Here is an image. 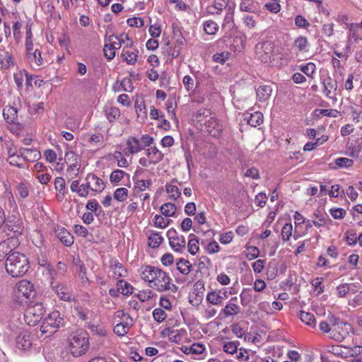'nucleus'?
Segmentation results:
<instances>
[{"mask_svg": "<svg viewBox=\"0 0 362 362\" xmlns=\"http://www.w3.org/2000/svg\"><path fill=\"white\" fill-rule=\"evenodd\" d=\"M141 277L148 282V286L158 292H165L176 286L172 283L170 276L160 269L150 265L141 268Z\"/></svg>", "mask_w": 362, "mask_h": 362, "instance_id": "f257e3e1", "label": "nucleus"}, {"mask_svg": "<svg viewBox=\"0 0 362 362\" xmlns=\"http://www.w3.org/2000/svg\"><path fill=\"white\" fill-rule=\"evenodd\" d=\"M5 267L12 277H20L28 272V260L23 254L14 252L7 257Z\"/></svg>", "mask_w": 362, "mask_h": 362, "instance_id": "f03ea898", "label": "nucleus"}, {"mask_svg": "<svg viewBox=\"0 0 362 362\" xmlns=\"http://www.w3.org/2000/svg\"><path fill=\"white\" fill-rule=\"evenodd\" d=\"M69 351L74 357H78L84 354L88 347V339L85 332H76L72 334L69 339Z\"/></svg>", "mask_w": 362, "mask_h": 362, "instance_id": "7ed1b4c3", "label": "nucleus"}, {"mask_svg": "<svg viewBox=\"0 0 362 362\" xmlns=\"http://www.w3.org/2000/svg\"><path fill=\"white\" fill-rule=\"evenodd\" d=\"M45 313L42 303L30 301L24 313L25 322L30 326H35L41 320Z\"/></svg>", "mask_w": 362, "mask_h": 362, "instance_id": "20e7f679", "label": "nucleus"}, {"mask_svg": "<svg viewBox=\"0 0 362 362\" xmlns=\"http://www.w3.org/2000/svg\"><path fill=\"white\" fill-rule=\"evenodd\" d=\"M64 323V318L61 316L58 310L52 311L43 320L40 327L42 334H52L57 329L63 326Z\"/></svg>", "mask_w": 362, "mask_h": 362, "instance_id": "39448f33", "label": "nucleus"}, {"mask_svg": "<svg viewBox=\"0 0 362 362\" xmlns=\"http://www.w3.org/2000/svg\"><path fill=\"white\" fill-rule=\"evenodd\" d=\"M274 45L272 41H264L257 43L255 46V53L257 58L263 63L271 61Z\"/></svg>", "mask_w": 362, "mask_h": 362, "instance_id": "423d86ee", "label": "nucleus"}, {"mask_svg": "<svg viewBox=\"0 0 362 362\" xmlns=\"http://www.w3.org/2000/svg\"><path fill=\"white\" fill-rule=\"evenodd\" d=\"M169 244L175 252H182L185 250V238L177 235L175 229L170 228L167 232Z\"/></svg>", "mask_w": 362, "mask_h": 362, "instance_id": "0eeeda50", "label": "nucleus"}, {"mask_svg": "<svg viewBox=\"0 0 362 362\" xmlns=\"http://www.w3.org/2000/svg\"><path fill=\"white\" fill-rule=\"evenodd\" d=\"M351 329V325L343 321L339 325L332 328L330 339L341 342L349 335Z\"/></svg>", "mask_w": 362, "mask_h": 362, "instance_id": "6e6552de", "label": "nucleus"}, {"mask_svg": "<svg viewBox=\"0 0 362 362\" xmlns=\"http://www.w3.org/2000/svg\"><path fill=\"white\" fill-rule=\"evenodd\" d=\"M241 312V307L238 303V298L233 297L222 309L221 313L226 317H233Z\"/></svg>", "mask_w": 362, "mask_h": 362, "instance_id": "1a4fd4ad", "label": "nucleus"}, {"mask_svg": "<svg viewBox=\"0 0 362 362\" xmlns=\"http://www.w3.org/2000/svg\"><path fill=\"white\" fill-rule=\"evenodd\" d=\"M86 180L90 189L93 192H101L105 188V184L103 180L94 174L89 173L86 176Z\"/></svg>", "mask_w": 362, "mask_h": 362, "instance_id": "9d476101", "label": "nucleus"}, {"mask_svg": "<svg viewBox=\"0 0 362 362\" xmlns=\"http://www.w3.org/2000/svg\"><path fill=\"white\" fill-rule=\"evenodd\" d=\"M56 236L66 246H71L74 243L73 235L64 227L57 226L54 229Z\"/></svg>", "mask_w": 362, "mask_h": 362, "instance_id": "9b49d317", "label": "nucleus"}, {"mask_svg": "<svg viewBox=\"0 0 362 362\" xmlns=\"http://www.w3.org/2000/svg\"><path fill=\"white\" fill-rule=\"evenodd\" d=\"M51 285L61 300L65 301H70L71 300L73 296L71 290L66 286L55 284L54 281H52Z\"/></svg>", "mask_w": 362, "mask_h": 362, "instance_id": "f8f14e48", "label": "nucleus"}, {"mask_svg": "<svg viewBox=\"0 0 362 362\" xmlns=\"http://www.w3.org/2000/svg\"><path fill=\"white\" fill-rule=\"evenodd\" d=\"M32 337L27 331L21 332L16 338L17 348L21 350H28L32 346Z\"/></svg>", "mask_w": 362, "mask_h": 362, "instance_id": "ddd939ff", "label": "nucleus"}, {"mask_svg": "<svg viewBox=\"0 0 362 362\" xmlns=\"http://www.w3.org/2000/svg\"><path fill=\"white\" fill-rule=\"evenodd\" d=\"M64 160L68 165L67 170L69 172L78 171L80 168V159L77 154L73 151L67 152L65 154Z\"/></svg>", "mask_w": 362, "mask_h": 362, "instance_id": "4468645a", "label": "nucleus"}, {"mask_svg": "<svg viewBox=\"0 0 362 362\" xmlns=\"http://www.w3.org/2000/svg\"><path fill=\"white\" fill-rule=\"evenodd\" d=\"M205 124L207 132L210 135L214 137L220 135L222 128L216 118L210 117L209 119L205 120Z\"/></svg>", "mask_w": 362, "mask_h": 362, "instance_id": "2eb2a0df", "label": "nucleus"}, {"mask_svg": "<svg viewBox=\"0 0 362 362\" xmlns=\"http://www.w3.org/2000/svg\"><path fill=\"white\" fill-rule=\"evenodd\" d=\"M16 293L28 298L33 293V285L27 280H22L17 284Z\"/></svg>", "mask_w": 362, "mask_h": 362, "instance_id": "dca6fc26", "label": "nucleus"}, {"mask_svg": "<svg viewBox=\"0 0 362 362\" xmlns=\"http://www.w3.org/2000/svg\"><path fill=\"white\" fill-rule=\"evenodd\" d=\"M133 43H127L122 49V57L129 64H134L136 62L138 50L130 51L129 48L132 47Z\"/></svg>", "mask_w": 362, "mask_h": 362, "instance_id": "f3484780", "label": "nucleus"}, {"mask_svg": "<svg viewBox=\"0 0 362 362\" xmlns=\"http://www.w3.org/2000/svg\"><path fill=\"white\" fill-rule=\"evenodd\" d=\"M18 109L17 107L7 105L3 110V115L8 124H16L18 122Z\"/></svg>", "mask_w": 362, "mask_h": 362, "instance_id": "a211bd4d", "label": "nucleus"}, {"mask_svg": "<svg viewBox=\"0 0 362 362\" xmlns=\"http://www.w3.org/2000/svg\"><path fill=\"white\" fill-rule=\"evenodd\" d=\"M20 156L23 161L33 162L40 158V153L37 149L23 148L20 149Z\"/></svg>", "mask_w": 362, "mask_h": 362, "instance_id": "6ab92c4d", "label": "nucleus"}, {"mask_svg": "<svg viewBox=\"0 0 362 362\" xmlns=\"http://www.w3.org/2000/svg\"><path fill=\"white\" fill-rule=\"evenodd\" d=\"M324 91L328 98H332V94L335 95V91L337 89V82L335 79H333L330 76H327L324 79Z\"/></svg>", "mask_w": 362, "mask_h": 362, "instance_id": "aec40b11", "label": "nucleus"}, {"mask_svg": "<svg viewBox=\"0 0 362 362\" xmlns=\"http://www.w3.org/2000/svg\"><path fill=\"white\" fill-rule=\"evenodd\" d=\"M245 120L252 127H256L263 122V115L260 112L247 113L245 115Z\"/></svg>", "mask_w": 362, "mask_h": 362, "instance_id": "412c9836", "label": "nucleus"}, {"mask_svg": "<svg viewBox=\"0 0 362 362\" xmlns=\"http://www.w3.org/2000/svg\"><path fill=\"white\" fill-rule=\"evenodd\" d=\"M127 146L129 154H136L144 148L139 139L134 136L129 137L127 139Z\"/></svg>", "mask_w": 362, "mask_h": 362, "instance_id": "4be33fe9", "label": "nucleus"}, {"mask_svg": "<svg viewBox=\"0 0 362 362\" xmlns=\"http://www.w3.org/2000/svg\"><path fill=\"white\" fill-rule=\"evenodd\" d=\"M146 155L151 160L154 165L159 163L163 158V154L156 146L148 148L146 151Z\"/></svg>", "mask_w": 362, "mask_h": 362, "instance_id": "5701e85b", "label": "nucleus"}, {"mask_svg": "<svg viewBox=\"0 0 362 362\" xmlns=\"http://www.w3.org/2000/svg\"><path fill=\"white\" fill-rule=\"evenodd\" d=\"M134 181V187L133 189V195H138L139 193L144 192L146 188H148L152 182L151 180H136Z\"/></svg>", "mask_w": 362, "mask_h": 362, "instance_id": "b1692460", "label": "nucleus"}, {"mask_svg": "<svg viewBox=\"0 0 362 362\" xmlns=\"http://www.w3.org/2000/svg\"><path fill=\"white\" fill-rule=\"evenodd\" d=\"M272 92V88L270 86H260L257 89V97L259 101H266L271 96Z\"/></svg>", "mask_w": 362, "mask_h": 362, "instance_id": "393cba45", "label": "nucleus"}, {"mask_svg": "<svg viewBox=\"0 0 362 362\" xmlns=\"http://www.w3.org/2000/svg\"><path fill=\"white\" fill-rule=\"evenodd\" d=\"M308 40L305 37H298L293 43V48L298 52H306L308 50Z\"/></svg>", "mask_w": 362, "mask_h": 362, "instance_id": "a878e982", "label": "nucleus"}, {"mask_svg": "<svg viewBox=\"0 0 362 362\" xmlns=\"http://www.w3.org/2000/svg\"><path fill=\"white\" fill-rule=\"evenodd\" d=\"M223 299V296L216 291L209 292L206 296V300L209 303L215 305L222 304Z\"/></svg>", "mask_w": 362, "mask_h": 362, "instance_id": "bb28decb", "label": "nucleus"}, {"mask_svg": "<svg viewBox=\"0 0 362 362\" xmlns=\"http://www.w3.org/2000/svg\"><path fill=\"white\" fill-rule=\"evenodd\" d=\"M163 215L166 217H173L175 216L176 206L173 203H165L160 209Z\"/></svg>", "mask_w": 362, "mask_h": 362, "instance_id": "cd10ccee", "label": "nucleus"}, {"mask_svg": "<svg viewBox=\"0 0 362 362\" xmlns=\"http://www.w3.org/2000/svg\"><path fill=\"white\" fill-rule=\"evenodd\" d=\"M299 318L306 325L314 327L315 326L314 315L305 311H300L298 315Z\"/></svg>", "mask_w": 362, "mask_h": 362, "instance_id": "c85d7f7f", "label": "nucleus"}, {"mask_svg": "<svg viewBox=\"0 0 362 362\" xmlns=\"http://www.w3.org/2000/svg\"><path fill=\"white\" fill-rule=\"evenodd\" d=\"M192 265L190 262L185 259H180L177 262V269L182 274L187 275L191 271Z\"/></svg>", "mask_w": 362, "mask_h": 362, "instance_id": "c756f323", "label": "nucleus"}, {"mask_svg": "<svg viewBox=\"0 0 362 362\" xmlns=\"http://www.w3.org/2000/svg\"><path fill=\"white\" fill-rule=\"evenodd\" d=\"M125 175L129 176L124 170L117 169L112 172L110 176V181L113 185L118 184Z\"/></svg>", "mask_w": 362, "mask_h": 362, "instance_id": "7c9ffc66", "label": "nucleus"}, {"mask_svg": "<svg viewBox=\"0 0 362 362\" xmlns=\"http://www.w3.org/2000/svg\"><path fill=\"white\" fill-rule=\"evenodd\" d=\"M189 240L187 244L188 251L191 255H194L199 250V240L197 239L196 235L194 234H190L189 235Z\"/></svg>", "mask_w": 362, "mask_h": 362, "instance_id": "2f4dec72", "label": "nucleus"}, {"mask_svg": "<svg viewBox=\"0 0 362 362\" xmlns=\"http://www.w3.org/2000/svg\"><path fill=\"white\" fill-rule=\"evenodd\" d=\"M117 286L119 288V291L122 295L128 296L133 293V287L130 284L125 281H118L117 283Z\"/></svg>", "mask_w": 362, "mask_h": 362, "instance_id": "473e14b6", "label": "nucleus"}, {"mask_svg": "<svg viewBox=\"0 0 362 362\" xmlns=\"http://www.w3.org/2000/svg\"><path fill=\"white\" fill-rule=\"evenodd\" d=\"M134 107H135L136 112L137 114V117L139 118H141L142 120L146 119L147 113H146V110L144 102L143 100H141V102H139L138 100H136L135 102Z\"/></svg>", "mask_w": 362, "mask_h": 362, "instance_id": "72a5a7b5", "label": "nucleus"}, {"mask_svg": "<svg viewBox=\"0 0 362 362\" xmlns=\"http://www.w3.org/2000/svg\"><path fill=\"white\" fill-rule=\"evenodd\" d=\"M76 272L78 274L82 284L90 285V281L87 276L86 267H85V264L81 265L80 267L76 268Z\"/></svg>", "mask_w": 362, "mask_h": 362, "instance_id": "f704fd0d", "label": "nucleus"}, {"mask_svg": "<svg viewBox=\"0 0 362 362\" xmlns=\"http://www.w3.org/2000/svg\"><path fill=\"white\" fill-rule=\"evenodd\" d=\"M105 115L107 119L112 122L120 116L119 110L115 107H110L105 110Z\"/></svg>", "mask_w": 362, "mask_h": 362, "instance_id": "c9c22d12", "label": "nucleus"}, {"mask_svg": "<svg viewBox=\"0 0 362 362\" xmlns=\"http://www.w3.org/2000/svg\"><path fill=\"white\" fill-rule=\"evenodd\" d=\"M165 189L168 194L170 195V198L172 199H177L181 195V192L178 189V187L175 185H173L171 184H167L165 185Z\"/></svg>", "mask_w": 362, "mask_h": 362, "instance_id": "e433bc0d", "label": "nucleus"}, {"mask_svg": "<svg viewBox=\"0 0 362 362\" xmlns=\"http://www.w3.org/2000/svg\"><path fill=\"white\" fill-rule=\"evenodd\" d=\"M112 156L114 159L117 160L118 167L127 168L129 165V162L120 151H115Z\"/></svg>", "mask_w": 362, "mask_h": 362, "instance_id": "4c0bfd02", "label": "nucleus"}, {"mask_svg": "<svg viewBox=\"0 0 362 362\" xmlns=\"http://www.w3.org/2000/svg\"><path fill=\"white\" fill-rule=\"evenodd\" d=\"M163 240V237L158 233H152L148 238V245L152 248H156L161 244Z\"/></svg>", "mask_w": 362, "mask_h": 362, "instance_id": "58836bf2", "label": "nucleus"}, {"mask_svg": "<svg viewBox=\"0 0 362 362\" xmlns=\"http://www.w3.org/2000/svg\"><path fill=\"white\" fill-rule=\"evenodd\" d=\"M31 64H35L39 66L43 64V59L41 56V52L38 49H35L32 54L28 57Z\"/></svg>", "mask_w": 362, "mask_h": 362, "instance_id": "ea45409f", "label": "nucleus"}, {"mask_svg": "<svg viewBox=\"0 0 362 362\" xmlns=\"http://www.w3.org/2000/svg\"><path fill=\"white\" fill-rule=\"evenodd\" d=\"M128 197V190L124 187L117 188L114 192V199L119 202H122Z\"/></svg>", "mask_w": 362, "mask_h": 362, "instance_id": "a19ab883", "label": "nucleus"}, {"mask_svg": "<svg viewBox=\"0 0 362 362\" xmlns=\"http://www.w3.org/2000/svg\"><path fill=\"white\" fill-rule=\"evenodd\" d=\"M111 267L113 269V273L117 276H125L127 274V269L123 268L122 264L118 262L112 263Z\"/></svg>", "mask_w": 362, "mask_h": 362, "instance_id": "79ce46f5", "label": "nucleus"}, {"mask_svg": "<svg viewBox=\"0 0 362 362\" xmlns=\"http://www.w3.org/2000/svg\"><path fill=\"white\" fill-rule=\"evenodd\" d=\"M217 24L213 21H207L204 24V30L206 34L214 35L218 30Z\"/></svg>", "mask_w": 362, "mask_h": 362, "instance_id": "37998d69", "label": "nucleus"}, {"mask_svg": "<svg viewBox=\"0 0 362 362\" xmlns=\"http://www.w3.org/2000/svg\"><path fill=\"white\" fill-rule=\"evenodd\" d=\"M293 217L296 226L300 225L302 223H305L307 230L312 228L310 220H305L303 215L300 214L298 211H296Z\"/></svg>", "mask_w": 362, "mask_h": 362, "instance_id": "c03bdc74", "label": "nucleus"}, {"mask_svg": "<svg viewBox=\"0 0 362 362\" xmlns=\"http://www.w3.org/2000/svg\"><path fill=\"white\" fill-rule=\"evenodd\" d=\"M293 232V226L291 223H286L281 230V237L284 241L289 240L291 236L292 235Z\"/></svg>", "mask_w": 362, "mask_h": 362, "instance_id": "a18cd8bd", "label": "nucleus"}, {"mask_svg": "<svg viewBox=\"0 0 362 362\" xmlns=\"http://www.w3.org/2000/svg\"><path fill=\"white\" fill-rule=\"evenodd\" d=\"M239 344L240 343L238 341L226 342L223 345V349L228 354H233L237 351Z\"/></svg>", "mask_w": 362, "mask_h": 362, "instance_id": "49530a36", "label": "nucleus"}, {"mask_svg": "<svg viewBox=\"0 0 362 362\" xmlns=\"http://www.w3.org/2000/svg\"><path fill=\"white\" fill-rule=\"evenodd\" d=\"M129 327L128 325L124 323H118L114 327V332L118 336H124L129 332Z\"/></svg>", "mask_w": 362, "mask_h": 362, "instance_id": "de8ad7c7", "label": "nucleus"}, {"mask_svg": "<svg viewBox=\"0 0 362 362\" xmlns=\"http://www.w3.org/2000/svg\"><path fill=\"white\" fill-rule=\"evenodd\" d=\"M172 220L163 217L160 215L155 216V226L158 228H164L167 227Z\"/></svg>", "mask_w": 362, "mask_h": 362, "instance_id": "09e8293b", "label": "nucleus"}, {"mask_svg": "<svg viewBox=\"0 0 362 362\" xmlns=\"http://www.w3.org/2000/svg\"><path fill=\"white\" fill-rule=\"evenodd\" d=\"M153 317L156 322L160 323L165 320L167 314L163 309L156 308L153 311Z\"/></svg>", "mask_w": 362, "mask_h": 362, "instance_id": "8fccbe9b", "label": "nucleus"}, {"mask_svg": "<svg viewBox=\"0 0 362 362\" xmlns=\"http://www.w3.org/2000/svg\"><path fill=\"white\" fill-rule=\"evenodd\" d=\"M334 163L339 168H349L353 165L354 161L348 158H339L335 160Z\"/></svg>", "mask_w": 362, "mask_h": 362, "instance_id": "3c124183", "label": "nucleus"}, {"mask_svg": "<svg viewBox=\"0 0 362 362\" xmlns=\"http://www.w3.org/2000/svg\"><path fill=\"white\" fill-rule=\"evenodd\" d=\"M9 164L12 165H16L19 168H23V165L21 163L23 160V158L20 156V149L18 150V153L13 156H8L7 159Z\"/></svg>", "mask_w": 362, "mask_h": 362, "instance_id": "603ef678", "label": "nucleus"}, {"mask_svg": "<svg viewBox=\"0 0 362 362\" xmlns=\"http://www.w3.org/2000/svg\"><path fill=\"white\" fill-rule=\"evenodd\" d=\"M315 70V64L312 62L308 63L305 65H302L300 66V71H303L308 77H311L313 76Z\"/></svg>", "mask_w": 362, "mask_h": 362, "instance_id": "864d4df0", "label": "nucleus"}, {"mask_svg": "<svg viewBox=\"0 0 362 362\" xmlns=\"http://www.w3.org/2000/svg\"><path fill=\"white\" fill-rule=\"evenodd\" d=\"M210 116V110L207 109H203L197 111V112L195 115V119H197V122H202L204 121L205 122L206 119Z\"/></svg>", "mask_w": 362, "mask_h": 362, "instance_id": "5fc2aeb1", "label": "nucleus"}, {"mask_svg": "<svg viewBox=\"0 0 362 362\" xmlns=\"http://www.w3.org/2000/svg\"><path fill=\"white\" fill-rule=\"evenodd\" d=\"M86 208L88 210L95 212V214L97 216H98L100 215V213H97V211L98 209H100V206L95 199L88 201L86 206ZM99 212H101L100 209Z\"/></svg>", "mask_w": 362, "mask_h": 362, "instance_id": "6e6d98bb", "label": "nucleus"}, {"mask_svg": "<svg viewBox=\"0 0 362 362\" xmlns=\"http://www.w3.org/2000/svg\"><path fill=\"white\" fill-rule=\"evenodd\" d=\"M205 350V347L203 344H199V343H194L189 348V352L194 354H202Z\"/></svg>", "mask_w": 362, "mask_h": 362, "instance_id": "4d7b16f0", "label": "nucleus"}, {"mask_svg": "<svg viewBox=\"0 0 362 362\" xmlns=\"http://www.w3.org/2000/svg\"><path fill=\"white\" fill-rule=\"evenodd\" d=\"M127 24L131 27L141 28L144 26V21L141 18H130L127 20Z\"/></svg>", "mask_w": 362, "mask_h": 362, "instance_id": "13d9d810", "label": "nucleus"}, {"mask_svg": "<svg viewBox=\"0 0 362 362\" xmlns=\"http://www.w3.org/2000/svg\"><path fill=\"white\" fill-rule=\"evenodd\" d=\"M247 257L250 260L257 258L259 255V250L255 246H250L247 247Z\"/></svg>", "mask_w": 362, "mask_h": 362, "instance_id": "bf43d9fd", "label": "nucleus"}, {"mask_svg": "<svg viewBox=\"0 0 362 362\" xmlns=\"http://www.w3.org/2000/svg\"><path fill=\"white\" fill-rule=\"evenodd\" d=\"M54 187L59 193L64 192L66 187L65 180L63 177H58L54 180Z\"/></svg>", "mask_w": 362, "mask_h": 362, "instance_id": "052dcab7", "label": "nucleus"}, {"mask_svg": "<svg viewBox=\"0 0 362 362\" xmlns=\"http://www.w3.org/2000/svg\"><path fill=\"white\" fill-rule=\"evenodd\" d=\"M13 64L12 57L6 53L3 59L0 60L1 68L8 69Z\"/></svg>", "mask_w": 362, "mask_h": 362, "instance_id": "680f3d73", "label": "nucleus"}, {"mask_svg": "<svg viewBox=\"0 0 362 362\" xmlns=\"http://www.w3.org/2000/svg\"><path fill=\"white\" fill-rule=\"evenodd\" d=\"M278 1H279V0H274V2L266 4L264 6L269 11H271V12H272L274 13H277L278 12L280 11V9H281V6L278 3Z\"/></svg>", "mask_w": 362, "mask_h": 362, "instance_id": "e2e57ef3", "label": "nucleus"}, {"mask_svg": "<svg viewBox=\"0 0 362 362\" xmlns=\"http://www.w3.org/2000/svg\"><path fill=\"white\" fill-rule=\"evenodd\" d=\"M104 54L107 60L112 59L115 56V49L109 45L104 46Z\"/></svg>", "mask_w": 362, "mask_h": 362, "instance_id": "0e129e2a", "label": "nucleus"}, {"mask_svg": "<svg viewBox=\"0 0 362 362\" xmlns=\"http://www.w3.org/2000/svg\"><path fill=\"white\" fill-rule=\"evenodd\" d=\"M153 296V292L148 289L146 291H140L138 294V298L142 301H146Z\"/></svg>", "mask_w": 362, "mask_h": 362, "instance_id": "69168bd1", "label": "nucleus"}, {"mask_svg": "<svg viewBox=\"0 0 362 362\" xmlns=\"http://www.w3.org/2000/svg\"><path fill=\"white\" fill-rule=\"evenodd\" d=\"M332 216L335 219L343 218L346 214V211L341 208L330 209Z\"/></svg>", "mask_w": 362, "mask_h": 362, "instance_id": "338daca9", "label": "nucleus"}, {"mask_svg": "<svg viewBox=\"0 0 362 362\" xmlns=\"http://www.w3.org/2000/svg\"><path fill=\"white\" fill-rule=\"evenodd\" d=\"M228 52L216 53L213 56L214 61L221 64H224L228 59Z\"/></svg>", "mask_w": 362, "mask_h": 362, "instance_id": "774afa93", "label": "nucleus"}]
</instances>
